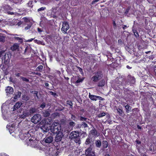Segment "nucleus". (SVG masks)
Here are the masks:
<instances>
[{
	"label": "nucleus",
	"mask_w": 156,
	"mask_h": 156,
	"mask_svg": "<svg viewBox=\"0 0 156 156\" xmlns=\"http://www.w3.org/2000/svg\"><path fill=\"white\" fill-rule=\"evenodd\" d=\"M70 138L73 140L76 143H81L80 136H79V132L77 131H72L69 134Z\"/></svg>",
	"instance_id": "obj_1"
},
{
	"label": "nucleus",
	"mask_w": 156,
	"mask_h": 156,
	"mask_svg": "<svg viewBox=\"0 0 156 156\" xmlns=\"http://www.w3.org/2000/svg\"><path fill=\"white\" fill-rule=\"evenodd\" d=\"M50 129L53 133H57L62 131L60 125L58 122H54L51 126Z\"/></svg>",
	"instance_id": "obj_2"
},
{
	"label": "nucleus",
	"mask_w": 156,
	"mask_h": 156,
	"mask_svg": "<svg viewBox=\"0 0 156 156\" xmlns=\"http://www.w3.org/2000/svg\"><path fill=\"white\" fill-rule=\"evenodd\" d=\"M103 77V75L102 72L98 71L93 73V76L92 77L91 79L93 81L97 82L101 79Z\"/></svg>",
	"instance_id": "obj_3"
},
{
	"label": "nucleus",
	"mask_w": 156,
	"mask_h": 156,
	"mask_svg": "<svg viewBox=\"0 0 156 156\" xmlns=\"http://www.w3.org/2000/svg\"><path fill=\"white\" fill-rule=\"evenodd\" d=\"M57 152L55 150H53L52 148L47 147L45 151L46 155L47 156H54L57 155Z\"/></svg>",
	"instance_id": "obj_4"
},
{
	"label": "nucleus",
	"mask_w": 156,
	"mask_h": 156,
	"mask_svg": "<svg viewBox=\"0 0 156 156\" xmlns=\"http://www.w3.org/2000/svg\"><path fill=\"white\" fill-rule=\"evenodd\" d=\"M41 119V115L39 114H37L34 115L31 119V122L34 124L39 122Z\"/></svg>",
	"instance_id": "obj_5"
},
{
	"label": "nucleus",
	"mask_w": 156,
	"mask_h": 156,
	"mask_svg": "<svg viewBox=\"0 0 156 156\" xmlns=\"http://www.w3.org/2000/svg\"><path fill=\"white\" fill-rule=\"evenodd\" d=\"M69 25L68 23L64 22L62 23V27L61 30L63 33L66 34L67 31L69 29Z\"/></svg>",
	"instance_id": "obj_6"
},
{
	"label": "nucleus",
	"mask_w": 156,
	"mask_h": 156,
	"mask_svg": "<svg viewBox=\"0 0 156 156\" xmlns=\"http://www.w3.org/2000/svg\"><path fill=\"white\" fill-rule=\"evenodd\" d=\"M56 134H57L55 138V141L56 142H58L61 141L64 136L62 131Z\"/></svg>",
	"instance_id": "obj_7"
},
{
	"label": "nucleus",
	"mask_w": 156,
	"mask_h": 156,
	"mask_svg": "<svg viewBox=\"0 0 156 156\" xmlns=\"http://www.w3.org/2000/svg\"><path fill=\"white\" fill-rule=\"evenodd\" d=\"M89 97L92 100L96 101L97 100H103V98L101 97L91 94L90 93H89Z\"/></svg>",
	"instance_id": "obj_8"
},
{
	"label": "nucleus",
	"mask_w": 156,
	"mask_h": 156,
	"mask_svg": "<svg viewBox=\"0 0 156 156\" xmlns=\"http://www.w3.org/2000/svg\"><path fill=\"white\" fill-rule=\"evenodd\" d=\"M5 91L7 95L9 96L13 94V89L11 87L8 86L6 87L5 89Z\"/></svg>",
	"instance_id": "obj_9"
},
{
	"label": "nucleus",
	"mask_w": 156,
	"mask_h": 156,
	"mask_svg": "<svg viewBox=\"0 0 156 156\" xmlns=\"http://www.w3.org/2000/svg\"><path fill=\"white\" fill-rule=\"evenodd\" d=\"M94 139H92L89 136V137L87 139L85 142V144L86 145L90 144V145H93L94 144Z\"/></svg>",
	"instance_id": "obj_10"
},
{
	"label": "nucleus",
	"mask_w": 156,
	"mask_h": 156,
	"mask_svg": "<svg viewBox=\"0 0 156 156\" xmlns=\"http://www.w3.org/2000/svg\"><path fill=\"white\" fill-rule=\"evenodd\" d=\"M11 54L10 53L7 52L5 54L4 57L2 58V59H4L5 61L7 62H9L11 58Z\"/></svg>",
	"instance_id": "obj_11"
},
{
	"label": "nucleus",
	"mask_w": 156,
	"mask_h": 156,
	"mask_svg": "<svg viewBox=\"0 0 156 156\" xmlns=\"http://www.w3.org/2000/svg\"><path fill=\"white\" fill-rule=\"evenodd\" d=\"M36 141L33 140L31 139H29V140L27 141V145L31 146L32 147H34L36 144Z\"/></svg>",
	"instance_id": "obj_12"
},
{
	"label": "nucleus",
	"mask_w": 156,
	"mask_h": 156,
	"mask_svg": "<svg viewBox=\"0 0 156 156\" xmlns=\"http://www.w3.org/2000/svg\"><path fill=\"white\" fill-rule=\"evenodd\" d=\"M97 134V131L94 128L92 129L90 131V136H92L94 138L98 136Z\"/></svg>",
	"instance_id": "obj_13"
},
{
	"label": "nucleus",
	"mask_w": 156,
	"mask_h": 156,
	"mask_svg": "<svg viewBox=\"0 0 156 156\" xmlns=\"http://www.w3.org/2000/svg\"><path fill=\"white\" fill-rule=\"evenodd\" d=\"M22 103L21 102H18L12 108V111H14L18 109L22 105Z\"/></svg>",
	"instance_id": "obj_14"
},
{
	"label": "nucleus",
	"mask_w": 156,
	"mask_h": 156,
	"mask_svg": "<svg viewBox=\"0 0 156 156\" xmlns=\"http://www.w3.org/2000/svg\"><path fill=\"white\" fill-rule=\"evenodd\" d=\"M30 115V113L29 112L24 111L23 112V114L19 115V116L20 118L22 119H24L27 117H28Z\"/></svg>",
	"instance_id": "obj_15"
},
{
	"label": "nucleus",
	"mask_w": 156,
	"mask_h": 156,
	"mask_svg": "<svg viewBox=\"0 0 156 156\" xmlns=\"http://www.w3.org/2000/svg\"><path fill=\"white\" fill-rule=\"evenodd\" d=\"M29 135H30L29 133L28 132H27L25 133H23L20 135V137L22 140H27Z\"/></svg>",
	"instance_id": "obj_16"
},
{
	"label": "nucleus",
	"mask_w": 156,
	"mask_h": 156,
	"mask_svg": "<svg viewBox=\"0 0 156 156\" xmlns=\"http://www.w3.org/2000/svg\"><path fill=\"white\" fill-rule=\"evenodd\" d=\"M44 141L47 143H50L53 140V138L52 136H48L46 139L44 138Z\"/></svg>",
	"instance_id": "obj_17"
},
{
	"label": "nucleus",
	"mask_w": 156,
	"mask_h": 156,
	"mask_svg": "<svg viewBox=\"0 0 156 156\" xmlns=\"http://www.w3.org/2000/svg\"><path fill=\"white\" fill-rule=\"evenodd\" d=\"M94 146V145H90V147L86 150L85 154L86 155L87 154H89L92 152L91 151Z\"/></svg>",
	"instance_id": "obj_18"
},
{
	"label": "nucleus",
	"mask_w": 156,
	"mask_h": 156,
	"mask_svg": "<svg viewBox=\"0 0 156 156\" xmlns=\"http://www.w3.org/2000/svg\"><path fill=\"white\" fill-rule=\"evenodd\" d=\"M19 46V44H18L15 43L11 47V49L12 51L16 50L18 48Z\"/></svg>",
	"instance_id": "obj_19"
},
{
	"label": "nucleus",
	"mask_w": 156,
	"mask_h": 156,
	"mask_svg": "<svg viewBox=\"0 0 156 156\" xmlns=\"http://www.w3.org/2000/svg\"><path fill=\"white\" fill-rule=\"evenodd\" d=\"M41 129L43 132H47L49 130V128L46 125L41 126Z\"/></svg>",
	"instance_id": "obj_20"
},
{
	"label": "nucleus",
	"mask_w": 156,
	"mask_h": 156,
	"mask_svg": "<svg viewBox=\"0 0 156 156\" xmlns=\"http://www.w3.org/2000/svg\"><path fill=\"white\" fill-rule=\"evenodd\" d=\"M57 8L56 7L53 8L52 9L51 14L53 16V18H55L56 17L55 14L57 12Z\"/></svg>",
	"instance_id": "obj_21"
},
{
	"label": "nucleus",
	"mask_w": 156,
	"mask_h": 156,
	"mask_svg": "<svg viewBox=\"0 0 156 156\" xmlns=\"http://www.w3.org/2000/svg\"><path fill=\"white\" fill-rule=\"evenodd\" d=\"M43 115L44 117H47L49 116L50 113L47 110H44L42 112Z\"/></svg>",
	"instance_id": "obj_22"
},
{
	"label": "nucleus",
	"mask_w": 156,
	"mask_h": 156,
	"mask_svg": "<svg viewBox=\"0 0 156 156\" xmlns=\"http://www.w3.org/2000/svg\"><path fill=\"white\" fill-rule=\"evenodd\" d=\"M105 84V80L102 79L99 82L98 85L99 87H103L104 86Z\"/></svg>",
	"instance_id": "obj_23"
},
{
	"label": "nucleus",
	"mask_w": 156,
	"mask_h": 156,
	"mask_svg": "<svg viewBox=\"0 0 156 156\" xmlns=\"http://www.w3.org/2000/svg\"><path fill=\"white\" fill-rule=\"evenodd\" d=\"M37 111V108H31L30 110L29 113H30V115L31 114H33L36 113Z\"/></svg>",
	"instance_id": "obj_24"
},
{
	"label": "nucleus",
	"mask_w": 156,
	"mask_h": 156,
	"mask_svg": "<svg viewBox=\"0 0 156 156\" xmlns=\"http://www.w3.org/2000/svg\"><path fill=\"white\" fill-rule=\"evenodd\" d=\"M95 144L96 147L100 148L101 146V141L99 140H97L95 141Z\"/></svg>",
	"instance_id": "obj_25"
},
{
	"label": "nucleus",
	"mask_w": 156,
	"mask_h": 156,
	"mask_svg": "<svg viewBox=\"0 0 156 156\" xmlns=\"http://www.w3.org/2000/svg\"><path fill=\"white\" fill-rule=\"evenodd\" d=\"M102 145L104 149L106 148L108 145V142L106 140H104L103 141Z\"/></svg>",
	"instance_id": "obj_26"
},
{
	"label": "nucleus",
	"mask_w": 156,
	"mask_h": 156,
	"mask_svg": "<svg viewBox=\"0 0 156 156\" xmlns=\"http://www.w3.org/2000/svg\"><path fill=\"white\" fill-rule=\"evenodd\" d=\"M5 36H3V34H0V41L4 42L5 41Z\"/></svg>",
	"instance_id": "obj_27"
},
{
	"label": "nucleus",
	"mask_w": 156,
	"mask_h": 156,
	"mask_svg": "<svg viewBox=\"0 0 156 156\" xmlns=\"http://www.w3.org/2000/svg\"><path fill=\"white\" fill-rule=\"evenodd\" d=\"M21 93V92L18 91L17 92V94H16L14 97V99H17L18 98H19L20 97Z\"/></svg>",
	"instance_id": "obj_28"
},
{
	"label": "nucleus",
	"mask_w": 156,
	"mask_h": 156,
	"mask_svg": "<svg viewBox=\"0 0 156 156\" xmlns=\"http://www.w3.org/2000/svg\"><path fill=\"white\" fill-rule=\"evenodd\" d=\"M34 41L35 43H37V44H41V45H44L45 44L44 42L43 41H40L37 40H34Z\"/></svg>",
	"instance_id": "obj_29"
},
{
	"label": "nucleus",
	"mask_w": 156,
	"mask_h": 156,
	"mask_svg": "<svg viewBox=\"0 0 156 156\" xmlns=\"http://www.w3.org/2000/svg\"><path fill=\"white\" fill-rule=\"evenodd\" d=\"M43 68V66L42 65H40L36 68V71L41 72Z\"/></svg>",
	"instance_id": "obj_30"
},
{
	"label": "nucleus",
	"mask_w": 156,
	"mask_h": 156,
	"mask_svg": "<svg viewBox=\"0 0 156 156\" xmlns=\"http://www.w3.org/2000/svg\"><path fill=\"white\" fill-rule=\"evenodd\" d=\"M125 107L126 110V112L127 113L129 112V111L131 110L132 107L129 106V105H127L125 106Z\"/></svg>",
	"instance_id": "obj_31"
},
{
	"label": "nucleus",
	"mask_w": 156,
	"mask_h": 156,
	"mask_svg": "<svg viewBox=\"0 0 156 156\" xmlns=\"http://www.w3.org/2000/svg\"><path fill=\"white\" fill-rule=\"evenodd\" d=\"M133 32L136 37H139V34H138L137 32L136 31V30L133 29Z\"/></svg>",
	"instance_id": "obj_32"
},
{
	"label": "nucleus",
	"mask_w": 156,
	"mask_h": 156,
	"mask_svg": "<svg viewBox=\"0 0 156 156\" xmlns=\"http://www.w3.org/2000/svg\"><path fill=\"white\" fill-rule=\"evenodd\" d=\"M117 112L120 115H122L123 113V111L120 108H118L117 109Z\"/></svg>",
	"instance_id": "obj_33"
},
{
	"label": "nucleus",
	"mask_w": 156,
	"mask_h": 156,
	"mask_svg": "<svg viewBox=\"0 0 156 156\" xmlns=\"http://www.w3.org/2000/svg\"><path fill=\"white\" fill-rule=\"evenodd\" d=\"M20 77L23 81H25L27 82H29V79L27 78H26L22 76H20Z\"/></svg>",
	"instance_id": "obj_34"
},
{
	"label": "nucleus",
	"mask_w": 156,
	"mask_h": 156,
	"mask_svg": "<svg viewBox=\"0 0 156 156\" xmlns=\"http://www.w3.org/2000/svg\"><path fill=\"white\" fill-rule=\"evenodd\" d=\"M6 53L5 52V51H1L0 52V57H2V58L3 57H4L5 54Z\"/></svg>",
	"instance_id": "obj_35"
},
{
	"label": "nucleus",
	"mask_w": 156,
	"mask_h": 156,
	"mask_svg": "<svg viewBox=\"0 0 156 156\" xmlns=\"http://www.w3.org/2000/svg\"><path fill=\"white\" fill-rule=\"evenodd\" d=\"M129 80H131V83H133L135 82V79L133 77H130Z\"/></svg>",
	"instance_id": "obj_36"
},
{
	"label": "nucleus",
	"mask_w": 156,
	"mask_h": 156,
	"mask_svg": "<svg viewBox=\"0 0 156 156\" xmlns=\"http://www.w3.org/2000/svg\"><path fill=\"white\" fill-rule=\"evenodd\" d=\"M14 38L18 41H19L20 43H22L23 42V40L22 38L18 37H14Z\"/></svg>",
	"instance_id": "obj_37"
},
{
	"label": "nucleus",
	"mask_w": 156,
	"mask_h": 156,
	"mask_svg": "<svg viewBox=\"0 0 156 156\" xmlns=\"http://www.w3.org/2000/svg\"><path fill=\"white\" fill-rule=\"evenodd\" d=\"M87 156H95V152L94 151H92V152L90 153L87 154L86 155Z\"/></svg>",
	"instance_id": "obj_38"
},
{
	"label": "nucleus",
	"mask_w": 156,
	"mask_h": 156,
	"mask_svg": "<svg viewBox=\"0 0 156 156\" xmlns=\"http://www.w3.org/2000/svg\"><path fill=\"white\" fill-rule=\"evenodd\" d=\"M105 115V112H102L100 113L98 115V117L99 118L102 117Z\"/></svg>",
	"instance_id": "obj_39"
},
{
	"label": "nucleus",
	"mask_w": 156,
	"mask_h": 156,
	"mask_svg": "<svg viewBox=\"0 0 156 156\" xmlns=\"http://www.w3.org/2000/svg\"><path fill=\"white\" fill-rule=\"evenodd\" d=\"M33 2L31 1H30L27 3V5L28 6L32 7L33 6L32 3Z\"/></svg>",
	"instance_id": "obj_40"
},
{
	"label": "nucleus",
	"mask_w": 156,
	"mask_h": 156,
	"mask_svg": "<svg viewBox=\"0 0 156 156\" xmlns=\"http://www.w3.org/2000/svg\"><path fill=\"white\" fill-rule=\"evenodd\" d=\"M69 125L71 127H73L75 126V123L73 121H71L69 123Z\"/></svg>",
	"instance_id": "obj_41"
},
{
	"label": "nucleus",
	"mask_w": 156,
	"mask_h": 156,
	"mask_svg": "<svg viewBox=\"0 0 156 156\" xmlns=\"http://www.w3.org/2000/svg\"><path fill=\"white\" fill-rule=\"evenodd\" d=\"M82 126L84 128H86L88 127V125L86 123L84 122H82Z\"/></svg>",
	"instance_id": "obj_42"
},
{
	"label": "nucleus",
	"mask_w": 156,
	"mask_h": 156,
	"mask_svg": "<svg viewBox=\"0 0 156 156\" xmlns=\"http://www.w3.org/2000/svg\"><path fill=\"white\" fill-rule=\"evenodd\" d=\"M7 13L9 14H10L11 15H16L17 14V12H10V11H8L7 12Z\"/></svg>",
	"instance_id": "obj_43"
},
{
	"label": "nucleus",
	"mask_w": 156,
	"mask_h": 156,
	"mask_svg": "<svg viewBox=\"0 0 156 156\" xmlns=\"http://www.w3.org/2000/svg\"><path fill=\"white\" fill-rule=\"evenodd\" d=\"M67 104L72 107L73 103L71 101L68 100L67 101Z\"/></svg>",
	"instance_id": "obj_44"
},
{
	"label": "nucleus",
	"mask_w": 156,
	"mask_h": 156,
	"mask_svg": "<svg viewBox=\"0 0 156 156\" xmlns=\"http://www.w3.org/2000/svg\"><path fill=\"white\" fill-rule=\"evenodd\" d=\"M50 93L51 95L54 97L57 96L56 93L55 92H54L52 91H50Z\"/></svg>",
	"instance_id": "obj_45"
},
{
	"label": "nucleus",
	"mask_w": 156,
	"mask_h": 156,
	"mask_svg": "<svg viewBox=\"0 0 156 156\" xmlns=\"http://www.w3.org/2000/svg\"><path fill=\"white\" fill-rule=\"evenodd\" d=\"M87 119V118H86L83 117L81 116L80 118V120L81 121H86Z\"/></svg>",
	"instance_id": "obj_46"
},
{
	"label": "nucleus",
	"mask_w": 156,
	"mask_h": 156,
	"mask_svg": "<svg viewBox=\"0 0 156 156\" xmlns=\"http://www.w3.org/2000/svg\"><path fill=\"white\" fill-rule=\"evenodd\" d=\"M46 8L45 7H42L38 9L37 11L39 12L40 11L44 10Z\"/></svg>",
	"instance_id": "obj_47"
},
{
	"label": "nucleus",
	"mask_w": 156,
	"mask_h": 156,
	"mask_svg": "<svg viewBox=\"0 0 156 156\" xmlns=\"http://www.w3.org/2000/svg\"><path fill=\"white\" fill-rule=\"evenodd\" d=\"M31 25H28L25 28V30H28L30 29L31 27Z\"/></svg>",
	"instance_id": "obj_48"
},
{
	"label": "nucleus",
	"mask_w": 156,
	"mask_h": 156,
	"mask_svg": "<svg viewBox=\"0 0 156 156\" xmlns=\"http://www.w3.org/2000/svg\"><path fill=\"white\" fill-rule=\"evenodd\" d=\"M45 106V103H43L41 105L40 107L42 108H44Z\"/></svg>",
	"instance_id": "obj_49"
},
{
	"label": "nucleus",
	"mask_w": 156,
	"mask_h": 156,
	"mask_svg": "<svg viewBox=\"0 0 156 156\" xmlns=\"http://www.w3.org/2000/svg\"><path fill=\"white\" fill-rule=\"evenodd\" d=\"M100 0H93L91 2V4L93 5L96 2H98V1H99Z\"/></svg>",
	"instance_id": "obj_50"
},
{
	"label": "nucleus",
	"mask_w": 156,
	"mask_h": 156,
	"mask_svg": "<svg viewBox=\"0 0 156 156\" xmlns=\"http://www.w3.org/2000/svg\"><path fill=\"white\" fill-rule=\"evenodd\" d=\"M71 119L74 120H75L76 119V117L74 115H72L71 116Z\"/></svg>",
	"instance_id": "obj_51"
},
{
	"label": "nucleus",
	"mask_w": 156,
	"mask_h": 156,
	"mask_svg": "<svg viewBox=\"0 0 156 156\" xmlns=\"http://www.w3.org/2000/svg\"><path fill=\"white\" fill-rule=\"evenodd\" d=\"M130 9V7H128L126 10L125 11V13L127 14Z\"/></svg>",
	"instance_id": "obj_52"
},
{
	"label": "nucleus",
	"mask_w": 156,
	"mask_h": 156,
	"mask_svg": "<svg viewBox=\"0 0 156 156\" xmlns=\"http://www.w3.org/2000/svg\"><path fill=\"white\" fill-rule=\"evenodd\" d=\"M16 20H12V23H13V25H15L16 22H15L16 21Z\"/></svg>",
	"instance_id": "obj_53"
},
{
	"label": "nucleus",
	"mask_w": 156,
	"mask_h": 156,
	"mask_svg": "<svg viewBox=\"0 0 156 156\" xmlns=\"http://www.w3.org/2000/svg\"><path fill=\"white\" fill-rule=\"evenodd\" d=\"M38 92L37 91H35L34 92V94H35L36 95V96L38 98V97L37 96V94H38Z\"/></svg>",
	"instance_id": "obj_54"
},
{
	"label": "nucleus",
	"mask_w": 156,
	"mask_h": 156,
	"mask_svg": "<svg viewBox=\"0 0 156 156\" xmlns=\"http://www.w3.org/2000/svg\"><path fill=\"white\" fill-rule=\"evenodd\" d=\"M82 80L81 79H79L76 81V82L77 83H78L80 82H82Z\"/></svg>",
	"instance_id": "obj_55"
},
{
	"label": "nucleus",
	"mask_w": 156,
	"mask_h": 156,
	"mask_svg": "<svg viewBox=\"0 0 156 156\" xmlns=\"http://www.w3.org/2000/svg\"><path fill=\"white\" fill-rule=\"evenodd\" d=\"M13 128V127H10L9 128V130L10 132H13V129L12 130V129Z\"/></svg>",
	"instance_id": "obj_56"
},
{
	"label": "nucleus",
	"mask_w": 156,
	"mask_h": 156,
	"mask_svg": "<svg viewBox=\"0 0 156 156\" xmlns=\"http://www.w3.org/2000/svg\"><path fill=\"white\" fill-rule=\"evenodd\" d=\"M37 30L39 32H41L42 31V30H41V28H37Z\"/></svg>",
	"instance_id": "obj_57"
},
{
	"label": "nucleus",
	"mask_w": 156,
	"mask_h": 156,
	"mask_svg": "<svg viewBox=\"0 0 156 156\" xmlns=\"http://www.w3.org/2000/svg\"><path fill=\"white\" fill-rule=\"evenodd\" d=\"M15 75L17 77H19L20 76V73H18L17 74H15Z\"/></svg>",
	"instance_id": "obj_58"
},
{
	"label": "nucleus",
	"mask_w": 156,
	"mask_h": 156,
	"mask_svg": "<svg viewBox=\"0 0 156 156\" xmlns=\"http://www.w3.org/2000/svg\"><path fill=\"white\" fill-rule=\"evenodd\" d=\"M35 74L37 76H40L41 75V73H36Z\"/></svg>",
	"instance_id": "obj_59"
},
{
	"label": "nucleus",
	"mask_w": 156,
	"mask_h": 156,
	"mask_svg": "<svg viewBox=\"0 0 156 156\" xmlns=\"http://www.w3.org/2000/svg\"><path fill=\"white\" fill-rule=\"evenodd\" d=\"M127 27V26L126 25H124L122 27L123 30H125Z\"/></svg>",
	"instance_id": "obj_60"
},
{
	"label": "nucleus",
	"mask_w": 156,
	"mask_h": 156,
	"mask_svg": "<svg viewBox=\"0 0 156 156\" xmlns=\"http://www.w3.org/2000/svg\"><path fill=\"white\" fill-rule=\"evenodd\" d=\"M22 24V22H19L18 23L16 24L18 26H20Z\"/></svg>",
	"instance_id": "obj_61"
},
{
	"label": "nucleus",
	"mask_w": 156,
	"mask_h": 156,
	"mask_svg": "<svg viewBox=\"0 0 156 156\" xmlns=\"http://www.w3.org/2000/svg\"><path fill=\"white\" fill-rule=\"evenodd\" d=\"M34 39V38H31L28 40L27 41L28 42H31Z\"/></svg>",
	"instance_id": "obj_62"
},
{
	"label": "nucleus",
	"mask_w": 156,
	"mask_h": 156,
	"mask_svg": "<svg viewBox=\"0 0 156 156\" xmlns=\"http://www.w3.org/2000/svg\"><path fill=\"white\" fill-rule=\"evenodd\" d=\"M119 85L118 86H119L120 85V84H122V85H126V84H124L122 82V83L121 82V83H119Z\"/></svg>",
	"instance_id": "obj_63"
},
{
	"label": "nucleus",
	"mask_w": 156,
	"mask_h": 156,
	"mask_svg": "<svg viewBox=\"0 0 156 156\" xmlns=\"http://www.w3.org/2000/svg\"><path fill=\"white\" fill-rule=\"evenodd\" d=\"M45 85L46 87H48L49 86V84L48 83H46L45 84Z\"/></svg>",
	"instance_id": "obj_64"
}]
</instances>
